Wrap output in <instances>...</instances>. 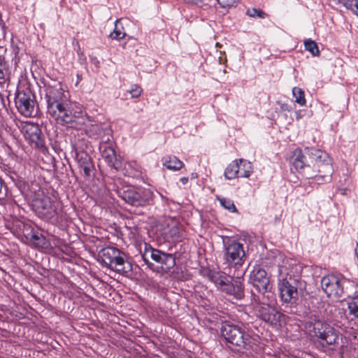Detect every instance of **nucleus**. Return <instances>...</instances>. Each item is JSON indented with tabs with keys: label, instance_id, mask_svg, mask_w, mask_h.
<instances>
[{
	"label": "nucleus",
	"instance_id": "obj_36",
	"mask_svg": "<svg viewBox=\"0 0 358 358\" xmlns=\"http://www.w3.org/2000/svg\"><path fill=\"white\" fill-rule=\"evenodd\" d=\"M128 92L131 94L132 98H138L143 93V89L141 86L134 84L131 86V88L128 90Z\"/></svg>",
	"mask_w": 358,
	"mask_h": 358
},
{
	"label": "nucleus",
	"instance_id": "obj_18",
	"mask_svg": "<svg viewBox=\"0 0 358 358\" xmlns=\"http://www.w3.org/2000/svg\"><path fill=\"white\" fill-rule=\"evenodd\" d=\"M245 271H242L241 275L236 278H229L226 285L223 287L222 292L229 295L233 296L236 299H242L245 296L243 276Z\"/></svg>",
	"mask_w": 358,
	"mask_h": 358
},
{
	"label": "nucleus",
	"instance_id": "obj_19",
	"mask_svg": "<svg viewBox=\"0 0 358 358\" xmlns=\"http://www.w3.org/2000/svg\"><path fill=\"white\" fill-rule=\"evenodd\" d=\"M154 261L160 265L162 270L169 272L176 265V258L173 254L166 253L159 250L154 253Z\"/></svg>",
	"mask_w": 358,
	"mask_h": 358
},
{
	"label": "nucleus",
	"instance_id": "obj_10",
	"mask_svg": "<svg viewBox=\"0 0 358 358\" xmlns=\"http://www.w3.org/2000/svg\"><path fill=\"white\" fill-rule=\"evenodd\" d=\"M116 193L123 201L133 206L144 207L154 203V193L150 189L118 187Z\"/></svg>",
	"mask_w": 358,
	"mask_h": 358
},
{
	"label": "nucleus",
	"instance_id": "obj_42",
	"mask_svg": "<svg viewBox=\"0 0 358 358\" xmlns=\"http://www.w3.org/2000/svg\"><path fill=\"white\" fill-rule=\"evenodd\" d=\"M0 96L2 98V94H0Z\"/></svg>",
	"mask_w": 358,
	"mask_h": 358
},
{
	"label": "nucleus",
	"instance_id": "obj_9",
	"mask_svg": "<svg viewBox=\"0 0 358 358\" xmlns=\"http://www.w3.org/2000/svg\"><path fill=\"white\" fill-rule=\"evenodd\" d=\"M270 298L263 297L251 291L252 303L254 306L257 316L262 320L273 326H280L281 318L284 315L279 312L274 306L268 304Z\"/></svg>",
	"mask_w": 358,
	"mask_h": 358
},
{
	"label": "nucleus",
	"instance_id": "obj_29",
	"mask_svg": "<svg viewBox=\"0 0 358 358\" xmlns=\"http://www.w3.org/2000/svg\"><path fill=\"white\" fill-rule=\"evenodd\" d=\"M292 94L295 98V102L300 106L306 105V100L305 99L304 92L299 87H294L292 90Z\"/></svg>",
	"mask_w": 358,
	"mask_h": 358
},
{
	"label": "nucleus",
	"instance_id": "obj_37",
	"mask_svg": "<svg viewBox=\"0 0 358 358\" xmlns=\"http://www.w3.org/2000/svg\"><path fill=\"white\" fill-rule=\"evenodd\" d=\"M239 0H217L222 8H229L235 6Z\"/></svg>",
	"mask_w": 358,
	"mask_h": 358
},
{
	"label": "nucleus",
	"instance_id": "obj_30",
	"mask_svg": "<svg viewBox=\"0 0 358 358\" xmlns=\"http://www.w3.org/2000/svg\"><path fill=\"white\" fill-rule=\"evenodd\" d=\"M220 205L231 213H238L234 201L228 198H218Z\"/></svg>",
	"mask_w": 358,
	"mask_h": 358
},
{
	"label": "nucleus",
	"instance_id": "obj_23",
	"mask_svg": "<svg viewBox=\"0 0 358 358\" xmlns=\"http://www.w3.org/2000/svg\"><path fill=\"white\" fill-rule=\"evenodd\" d=\"M141 248V245L140 246ZM158 249L152 248L150 244L143 243V250L140 248V253L142 259L150 268H152L154 265L150 262V259L154 261V253L157 254Z\"/></svg>",
	"mask_w": 358,
	"mask_h": 358
},
{
	"label": "nucleus",
	"instance_id": "obj_13",
	"mask_svg": "<svg viewBox=\"0 0 358 358\" xmlns=\"http://www.w3.org/2000/svg\"><path fill=\"white\" fill-rule=\"evenodd\" d=\"M15 103L18 112L23 116L35 117L38 114L34 95L31 92L18 91L15 95Z\"/></svg>",
	"mask_w": 358,
	"mask_h": 358
},
{
	"label": "nucleus",
	"instance_id": "obj_22",
	"mask_svg": "<svg viewBox=\"0 0 358 358\" xmlns=\"http://www.w3.org/2000/svg\"><path fill=\"white\" fill-rule=\"evenodd\" d=\"M10 70L5 57L0 55V85H9L10 83Z\"/></svg>",
	"mask_w": 358,
	"mask_h": 358
},
{
	"label": "nucleus",
	"instance_id": "obj_33",
	"mask_svg": "<svg viewBox=\"0 0 358 358\" xmlns=\"http://www.w3.org/2000/svg\"><path fill=\"white\" fill-rule=\"evenodd\" d=\"M246 15L250 17H258L262 18V19L267 17V14L265 12H264L260 8H256L248 9V10L246 11Z\"/></svg>",
	"mask_w": 358,
	"mask_h": 358
},
{
	"label": "nucleus",
	"instance_id": "obj_24",
	"mask_svg": "<svg viewBox=\"0 0 358 358\" xmlns=\"http://www.w3.org/2000/svg\"><path fill=\"white\" fill-rule=\"evenodd\" d=\"M163 166L167 169L172 171H178L184 165L183 162H181L176 156L169 155L162 158Z\"/></svg>",
	"mask_w": 358,
	"mask_h": 358
},
{
	"label": "nucleus",
	"instance_id": "obj_27",
	"mask_svg": "<svg viewBox=\"0 0 358 358\" xmlns=\"http://www.w3.org/2000/svg\"><path fill=\"white\" fill-rule=\"evenodd\" d=\"M7 176L20 192H23L27 187L25 180L16 172L9 171Z\"/></svg>",
	"mask_w": 358,
	"mask_h": 358
},
{
	"label": "nucleus",
	"instance_id": "obj_34",
	"mask_svg": "<svg viewBox=\"0 0 358 358\" xmlns=\"http://www.w3.org/2000/svg\"><path fill=\"white\" fill-rule=\"evenodd\" d=\"M348 308L351 315L358 317V295L353 297L348 303Z\"/></svg>",
	"mask_w": 358,
	"mask_h": 358
},
{
	"label": "nucleus",
	"instance_id": "obj_38",
	"mask_svg": "<svg viewBox=\"0 0 358 358\" xmlns=\"http://www.w3.org/2000/svg\"><path fill=\"white\" fill-rule=\"evenodd\" d=\"M180 182L182 183V185H186L189 180L188 177H182L180 179Z\"/></svg>",
	"mask_w": 358,
	"mask_h": 358
},
{
	"label": "nucleus",
	"instance_id": "obj_28",
	"mask_svg": "<svg viewBox=\"0 0 358 358\" xmlns=\"http://www.w3.org/2000/svg\"><path fill=\"white\" fill-rule=\"evenodd\" d=\"M304 46L306 50L309 51L314 57L320 55V50L317 43L311 39H308L304 41Z\"/></svg>",
	"mask_w": 358,
	"mask_h": 358
},
{
	"label": "nucleus",
	"instance_id": "obj_6",
	"mask_svg": "<svg viewBox=\"0 0 358 358\" xmlns=\"http://www.w3.org/2000/svg\"><path fill=\"white\" fill-rule=\"evenodd\" d=\"M99 262L104 266L121 275L129 276L132 265L126 259V255L115 247L102 248L98 254Z\"/></svg>",
	"mask_w": 358,
	"mask_h": 358
},
{
	"label": "nucleus",
	"instance_id": "obj_7",
	"mask_svg": "<svg viewBox=\"0 0 358 358\" xmlns=\"http://www.w3.org/2000/svg\"><path fill=\"white\" fill-rule=\"evenodd\" d=\"M310 337L323 347L334 345L338 343L339 332L331 324L319 319H311L305 326Z\"/></svg>",
	"mask_w": 358,
	"mask_h": 358
},
{
	"label": "nucleus",
	"instance_id": "obj_41",
	"mask_svg": "<svg viewBox=\"0 0 358 358\" xmlns=\"http://www.w3.org/2000/svg\"><path fill=\"white\" fill-rule=\"evenodd\" d=\"M342 191H343L342 194H345V191H346V189H342Z\"/></svg>",
	"mask_w": 358,
	"mask_h": 358
},
{
	"label": "nucleus",
	"instance_id": "obj_11",
	"mask_svg": "<svg viewBox=\"0 0 358 358\" xmlns=\"http://www.w3.org/2000/svg\"><path fill=\"white\" fill-rule=\"evenodd\" d=\"M80 117L84 122L81 124L75 123L74 125H71L72 127L78 130H83L90 138L100 139V141H104L107 138H112V130L110 127L101 123H93L83 111L80 114Z\"/></svg>",
	"mask_w": 358,
	"mask_h": 358
},
{
	"label": "nucleus",
	"instance_id": "obj_5",
	"mask_svg": "<svg viewBox=\"0 0 358 358\" xmlns=\"http://www.w3.org/2000/svg\"><path fill=\"white\" fill-rule=\"evenodd\" d=\"M32 206L36 215L45 221L56 223L62 217L61 202L55 196L45 195L43 191L35 193Z\"/></svg>",
	"mask_w": 358,
	"mask_h": 358
},
{
	"label": "nucleus",
	"instance_id": "obj_40",
	"mask_svg": "<svg viewBox=\"0 0 358 358\" xmlns=\"http://www.w3.org/2000/svg\"><path fill=\"white\" fill-rule=\"evenodd\" d=\"M355 255L358 259V243H357V246H356V248H355Z\"/></svg>",
	"mask_w": 358,
	"mask_h": 358
},
{
	"label": "nucleus",
	"instance_id": "obj_21",
	"mask_svg": "<svg viewBox=\"0 0 358 358\" xmlns=\"http://www.w3.org/2000/svg\"><path fill=\"white\" fill-rule=\"evenodd\" d=\"M208 277L209 280L214 282L222 291L229 278H231L230 276L226 275L223 272L213 270H208Z\"/></svg>",
	"mask_w": 358,
	"mask_h": 358
},
{
	"label": "nucleus",
	"instance_id": "obj_31",
	"mask_svg": "<svg viewBox=\"0 0 358 358\" xmlns=\"http://www.w3.org/2000/svg\"><path fill=\"white\" fill-rule=\"evenodd\" d=\"M12 197V194L8 192L7 185L5 184L3 180L0 176V200H5L6 199H10Z\"/></svg>",
	"mask_w": 358,
	"mask_h": 358
},
{
	"label": "nucleus",
	"instance_id": "obj_32",
	"mask_svg": "<svg viewBox=\"0 0 358 358\" xmlns=\"http://www.w3.org/2000/svg\"><path fill=\"white\" fill-rule=\"evenodd\" d=\"M45 237L38 232H33L30 236V241L38 246H42L45 244Z\"/></svg>",
	"mask_w": 358,
	"mask_h": 358
},
{
	"label": "nucleus",
	"instance_id": "obj_20",
	"mask_svg": "<svg viewBox=\"0 0 358 358\" xmlns=\"http://www.w3.org/2000/svg\"><path fill=\"white\" fill-rule=\"evenodd\" d=\"M306 153H303L301 148H296L292 151L289 157L290 162L296 170H301L305 166L309 167L306 160Z\"/></svg>",
	"mask_w": 358,
	"mask_h": 358
},
{
	"label": "nucleus",
	"instance_id": "obj_8",
	"mask_svg": "<svg viewBox=\"0 0 358 358\" xmlns=\"http://www.w3.org/2000/svg\"><path fill=\"white\" fill-rule=\"evenodd\" d=\"M321 287L329 297L340 299L343 294L350 296L355 284L338 275H327L322 278Z\"/></svg>",
	"mask_w": 358,
	"mask_h": 358
},
{
	"label": "nucleus",
	"instance_id": "obj_39",
	"mask_svg": "<svg viewBox=\"0 0 358 358\" xmlns=\"http://www.w3.org/2000/svg\"><path fill=\"white\" fill-rule=\"evenodd\" d=\"M354 6H355V8L352 11L354 13H356L357 14H358V0L355 1V4Z\"/></svg>",
	"mask_w": 358,
	"mask_h": 358
},
{
	"label": "nucleus",
	"instance_id": "obj_1",
	"mask_svg": "<svg viewBox=\"0 0 358 358\" xmlns=\"http://www.w3.org/2000/svg\"><path fill=\"white\" fill-rule=\"evenodd\" d=\"M45 99L47 103V114L61 125L83 123L80 117L82 110H73L70 100L65 95L60 83L55 85L45 86Z\"/></svg>",
	"mask_w": 358,
	"mask_h": 358
},
{
	"label": "nucleus",
	"instance_id": "obj_35",
	"mask_svg": "<svg viewBox=\"0 0 358 358\" xmlns=\"http://www.w3.org/2000/svg\"><path fill=\"white\" fill-rule=\"evenodd\" d=\"M118 23L119 20H117L115 21V27L113 32H111L109 35V37L113 40H120L123 38L126 34L123 31H122L120 29H118Z\"/></svg>",
	"mask_w": 358,
	"mask_h": 358
},
{
	"label": "nucleus",
	"instance_id": "obj_2",
	"mask_svg": "<svg viewBox=\"0 0 358 358\" xmlns=\"http://www.w3.org/2000/svg\"><path fill=\"white\" fill-rule=\"evenodd\" d=\"M301 271L302 267L290 259L284 260L278 266L280 297L291 306L296 305L299 296L306 292V282L301 276Z\"/></svg>",
	"mask_w": 358,
	"mask_h": 358
},
{
	"label": "nucleus",
	"instance_id": "obj_25",
	"mask_svg": "<svg viewBox=\"0 0 358 358\" xmlns=\"http://www.w3.org/2000/svg\"><path fill=\"white\" fill-rule=\"evenodd\" d=\"M239 170V163L238 160H234L231 163H230L226 168L224 171V177L227 180H231L236 178L239 177L238 173Z\"/></svg>",
	"mask_w": 358,
	"mask_h": 358
},
{
	"label": "nucleus",
	"instance_id": "obj_17",
	"mask_svg": "<svg viewBox=\"0 0 358 358\" xmlns=\"http://www.w3.org/2000/svg\"><path fill=\"white\" fill-rule=\"evenodd\" d=\"M75 159L79 171L85 179L94 176V165L91 156L85 151H76Z\"/></svg>",
	"mask_w": 358,
	"mask_h": 358
},
{
	"label": "nucleus",
	"instance_id": "obj_26",
	"mask_svg": "<svg viewBox=\"0 0 358 358\" xmlns=\"http://www.w3.org/2000/svg\"><path fill=\"white\" fill-rule=\"evenodd\" d=\"M238 163H239V177L240 178H248L251 175V173L253 172V168L252 164L247 161L244 160L243 159H239Z\"/></svg>",
	"mask_w": 358,
	"mask_h": 358
},
{
	"label": "nucleus",
	"instance_id": "obj_14",
	"mask_svg": "<svg viewBox=\"0 0 358 358\" xmlns=\"http://www.w3.org/2000/svg\"><path fill=\"white\" fill-rule=\"evenodd\" d=\"M225 259L230 266H241L243 264L245 251L243 244L234 240L225 243Z\"/></svg>",
	"mask_w": 358,
	"mask_h": 358
},
{
	"label": "nucleus",
	"instance_id": "obj_4",
	"mask_svg": "<svg viewBox=\"0 0 358 358\" xmlns=\"http://www.w3.org/2000/svg\"><path fill=\"white\" fill-rule=\"evenodd\" d=\"M305 153L313 163V173L305 170L303 173L307 178L313 180L318 185L329 182L334 173L331 160L327 152L313 148H306Z\"/></svg>",
	"mask_w": 358,
	"mask_h": 358
},
{
	"label": "nucleus",
	"instance_id": "obj_3",
	"mask_svg": "<svg viewBox=\"0 0 358 358\" xmlns=\"http://www.w3.org/2000/svg\"><path fill=\"white\" fill-rule=\"evenodd\" d=\"M220 336L225 347L236 353L250 351L255 344V338L245 327L228 321L222 323Z\"/></svg>",
	"mask_w": 358,
	"mask_h": 358
},
{
	"label": "nucleus",
	"instance_id": "obj_16",
	"mask_svg": "<svg viewBox=\"0 0 358 358\" xmlns=\"http://www.w3.org/2000/svg\"><path fill=\"white\" fill-rule=\"evenodd\" d=\"M22 132L24 138L29 144L37 148H43L45 140L39 125L31 122H26L22 127Z\"/></svg>",
	"mask_w": 358,
	"mask_h": 358
},
{
	"label": "nucleus",
	"instance_id": "obj_12",
	"mask_svg": "<svg viewBox=\"0 0 358 358\" xmlns=\"http://www.w3.org/2000/svg\"><path fill=\"white\" fill-rule=\"evenodd\" d=\"M249 283H250L257 291L258 294L268 299L273 296V293L269 289L270 279L266 271L260 266H254L250 272Z\"/></svg>",
	"mask_w": 358,
	"mask_h": 358
},
{
	"label": "nucleus",
	"instance_id": "obj_15",
	"mask_svg": "<svg viewBox=\"0 0 358 358\" xmlns=\"http://www.w3.org/2000/svg\"><path fill=\"white\" fill-rule=\"evenodd\" d=\"M115 143L112 138L105 139L104 141H100L99 150L101 157L107 162L108 165L119 170L122 167V161L117 158L114 148Z\"/></svg>",
	"mask_w": 358,
	"mask_h": 358
}]
</instances>
